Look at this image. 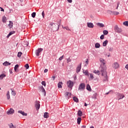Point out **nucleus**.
Returning <instances> with one entry per match:
<instances>
[{
	"label": "nucleus",
	"mask_w": 128,
	"mask_h": 128,
	"mask_svg": "<svg viewBox=\"0 0 128 128\" xmlns=\"http://www.w3.org/2000/svg\"><path fill=\"white\" fill-rule=\"evenodd\" d=\"M40 90H41L42 92L44 93V96H46V90H44V86H40Z\"/></svg>",
	"instance_id": "obj_9"
},
{
	"label": "nucleus",
	"mask_w": 128,
	"mask_h": 128,
	"mask_svg": "<svg viewBox=\"0 0 128 128\" xmlns=\"http://www.w3.org/2000/svg\"><path fill=\"white\" fill-rule=\"evenodd\" d=\"M15 33H16V32H14V31H12V32H10V33L6 36V38H10V36H12V34H15Z\"/></svg>",
	"instance_id": "obj_15"
},
{
	"label": "nucleus",
	"mask_w": 128,
	"mask_h": 128,
	"mask_svg": "<svg viewBox=\"0 0 128 128\" xmlns=\"http://www.w3.org/2000/svg\"><path fill=\"white\" fill-rule=\"evenodd\" d=\"M108 40H106L103 42L102 46H106V44H108Z\"/></svg>",
	"instance_id": "obj_24"
},
{
	"label": "nucleus",
	"mask_w": 128,
	"mask_h": 128,
	"mask_svg": "<svg viewBox=\"0 0 128 128\" xmlns=\"http://www.w3.org/2000/svg\"><path fill=\"white\" fill-rule=\"evenodd\" d=\"M117 96L118 100H122V98H124V94L118 93L117 94Z\"/></svg>",
	"instance_id": "obj_8"
},
{
	"label": "nucleus",
	"mask_w": 128,
	"mask_h": 128,
	"mask_svg": "<svg viewBox=\"0 0 128 128\" xmlns=\"http://www.w3.org/2000/svg\"><path fill=\"white\" fill-rule=\"evenodd\" d=\"M86 128V126H82V128Z\"/></svg>",
	"instance_id": "obj_60"
},
{
	"label": "nucleus",
	"mask_w": 128,
	"mask_h": 128,
	"mask_svg": "<svg viewBox=\"0 0 128 128\" xmlns=\"http://www.w3.org/2000/svg\"><path fill=\"white\" fill-rule=\"evenodd\" d=\"M86 88L87 90H88L89 92H92V88H90V86L89 84H87Z\"/></svg>",
	"instance_id": "obj_17"
},
{
	"label": "nucleus",
	"mask_w": 128,
	"mask_h": 128,
	"mask_svg": "<svg viewBox=\"0 0 128 128\" xmlns=\"http://www.w3.org/2000/svg\"><path fill=\"white\" fill-rule=\"evenodd\" d=\"M67 86L69 88L72 89V86H74V82L70 80L67 82Z\"/></svg>",
	"instance_id": "obj_4"
},
{
	"label": "nucleus",
	"mask_w": 128,
	"mask_h": 128,
	"mask_svg": "<svg viewBox=\"0 0 128 128\" xmlns=\"http://www.w3.org/2000/svg\"><path fill=\"white\" fill-rule=\"evenodd\" d=\"M68 2L72 3V0H67Z\"/></svg>",
	"instance_id": "obj_52"
},
{
	"label": "nucleus",
	"mask_w": 128,
	"mask_h": 128,
	"mask_svg": "<svg viewBox=\"0 0 128 128\" xmlns=\"http://www.w3.org/2000/svg\"><path fill=\"white\" fill-rule=\"evenodd\" d=\"M84 106H88V104H86V103H84Z\"/></svg>",
	"instance_id": "obj_59"
},
{
	"label": "nucleus",
	"mask_w": 128,
	"mask_h": 128,
	"mask_svg": "<svg viewBox=\"0 0 128 128\" xmlns=\"http://www.w3.org/2000/svg\"><path fill=\"white\" fill-rule=\"evenodd\" d=\"M110 54L108 55V58H110Z\"/></svg>",
	"instance_id": "obj_63"
},
{
	"label": "nucleus",
	"mask_w": 128,
	"mask_h": 128,
	"mask_svg": "<svg viewBox=\"0 0 128 128\" xmlns=\"http://www.w3.org/2000/svg\"><path fill=\"white\" fill-rule=\"evenodd\" d=\"M52 78H53V80H56V76H52Z\"/></svg>",
	"instance_id": "obj_58"
},
{
	"label": "nucleus",
	"mask_w": 128,
	"mask_h": 128,
	"mask_svg": "<svg viewBox=\"0 0 128 128\" xmlns=\"http://www.w3.org/2000/svg\"><path fill=\"white\" fill-rule=\"evenodd\" d=\"M112 67L114 68H115V69L118 68H120V64H118V62H115L113 64Z\"/></svg>",
	"instance_id": "obj_11"
},
{
	"label": "nucleus",
	"mask_w": 128,
	"mask_h": 128,
	"mask_svg": "<svg viewBox=\"0 0 128 128\" xmlns=\"http://www.w3.org/2000/svg\"><path fill=\"white\" fill-rule=\"evenodd\" d=\"M35 106L36 108V110H40V104L39 101H36L35 102Z\"/></svg>",
	"instance_id": "obj_6"
},
{
	"label": "nucleus",
	"mask_w": 128,
	"mask_h": 128,
	"mask_svg": "<svg viewBox=\"0 0 128 128\" xmlns=\"http://www.w3.org/2000/svg\"><path fill=\"white\" fill-rule=\"evenodd\" d=\"M42 86H46V82L42 81Z\"/></svg>",
	"instance_id": "obj_43"
},
{
	"label": "nucleus",
	"mask_w": 128,
	"mask_h": 128,
	"mask_svg": "<svg viewBox=\"0 0 128 128\" xmlns=\"http://www.w3.org/2000/svg\"><path fill=\"white\" fill-rule=\"evenodd\" d=\"M66 98H70V93L68 92H66Z\"/></svg>",
	"instance_id": "obj_32"
},
{
	"label": "nucleus",
	"mask_w": 128,
	"mask_h": 128,
	"mask_svg": "<svg viewBox=\"0 0 128 128\" xmlns=\"http://www.w3.org/2000/svg\"><path fill=\"white\" fill-rule=\"evenodd\" d=\"M62 28H65L66 30H70V28H68V26H65V27L62 26Z\"/></svg>",
	"instance_id": "obj_42"
},
{
	"label": "nucleus",
	"mask_w": 128,
	"mask_h": 128,
	"mask_svg": "<svg viewBox=\"0 0 128 128\" xmlns=\"http://www.w3.org/2000/svg\"><path fill=\"white\" fill-rule=\"evenodd\" d=\"M114 30L116 32H118L119 34L122 32V28H118V26H114Z\"/></svg>",
	"instance_id": "obj_7"
},
{
	"label": "nucleus",
	"mask_w": 128,
	"mask_h": 128,
	"mask_svg": "<svg viewBox=\"0 0 128 128\" xmlns=\"http://www.w3.org/2000/svg\"><path fill=\"white\" fill-rule=\"evenodd\" d=\"M114 14H115L116 16H118V14H120V12H113Z\"/></svg>",
	"instance_id": "obj_41"
},
{
	"label": "nucleus",
	"mask_w": 128,
	"mask_h": 128,
	"mask_svg": "<svg viewBox=\"0 0 128 128\" xmlns=\"http://www.w3.org/2000/svg\"><path fill=\"white\" fill-rule=\"evenodd\" d=\"M48 69H45L44 70V72H48Z\"/></svg>",
	"instance_id": "obj_56"
},
{
	"label": "nucleus",
	"mask_w": 128,
	"mask_h": 128,
	"mask_svg": "<svg viewBox=\"0 0 128 128\" xmlns=\"http://www.w3.org/2000/svg\"><path fill=\"white\" fill-rule=\"evenodd\" d=\"M14 113V109L10 108L7 112V114H13Z\"/></svg>",
	"instance_id": "obj_10"
},
{
	"label": "nucleus",
	"mask_w": 128,
	"mask_h": 128,
	"mask_svg": "<svg viewBox=\"0 0 128 128\" xmlns=\"http://www.w3.org/2000/svg\"><path fill=\"white\" fill-rule=\"evenodd\" d=\"M100 44L99 43H96L95 44V48H100Z\"/></svg>",
	"instance_id": "obj_28"
},
{
	"label": "nucleus",
	"mask_w": 128,
	"mask_h": 128,
	"mask_svg": "<svg viewBox=\"0 0 128 128\" xmlns=\"http://www.w3.org/2000/svg\"><path fill=\"white\" fill-rule=\"evenodd\" d=\"M118 4H120V2H118L117 3V7H116V10H118Z\"/></svg>",
	"instance_id": "obj_55"
},
{
	"label": "nucleus",
	"mask_w": 128,
	"mask_h": 128,
	"mask_svg": "<svg viewBox=\"0 0 128 128\" xmlns=\"http://www.w3.org/2000/svg\"><path fill=\"white\" fill-rule=\"evenodd\" d=\"M73 100L76 102H78V98L76 96L73 97Z\"/></svg>",
	"instance_id": "obj_31"
},
{
	"label": "nucleus",
	"mask_w": 128,
	"mask_h": 128,
	"mask_svg": "<svg viewBox=\"0 0 128 128\" xmlns=\"http://www.w3.org/2000/svg\"><path fill=\"white\" fill-rule=\"evenodd\" d=\"M78 116H82V112L80 110H79L78 112Z\"/></svg>",
	"instance_id": "obj_26"
},
{
	"label": "nucleus",
	"mask_w": 128,
	"mask_h": 128,
	"mask_svg": "<svg viewBox=\"0 0 128 128\" xmlns=\"http://www.w3.org/2000/svg\"><path fill=\"white\" fill-rule=\"evenodd\" d=\"M42 50H44V49H42V48H39L38 50H36L35 52L36 56H39L40 52H42Z\"/></svg>",
	"instance_id": "obj_5"
},
{
	"label": "nucleus",
	"mask_w": 128,
	"mask_h": 128,
	"mask_svg": "<svg viewBox=\"0 0 128 128\" xmlns=\"http://www.w3.org/2000/svg\"><path fill=\"white\" fill-rule=\"evenodd\" d=\"M62 82H60L58 84V88H62Z\"/></svg>",
	"instance_id": "obj_20"
},
{
	"label": "nucleus",
	"mask_w": 128,
	"mask_h": 128,
	"mask_svg": "<svg viewBox=\"0 0 128 128\" xmlns=\"http://www.w3.org/2000/svg\"><path fill=\"white\" fill-rule=\"evenodd\" d=\"M70 62V58H69L68 59H67V62Z\"/></svg>",
	"instance_id": "obj_48"
},
{
	"label": "nucleus",
	"mask_w": 128,
	"mask_h": 128,
	"mask_svg": "<svg viewBox=\"0 0 128 128\" xmlns=\"http://www.w3.org/2000/svg\"><path fill=\"white\" fill-rule=\"evenodd\" d=\"M103 34H104L105 36H106V34H108V31L106 30H104L103 31Z\"/></svg>",
	"instance_id": "obj_35"
},
{
	"label": "nucleus",
	"mask_w": 128,
	"mask_h": 128,
	"mask_svg": "<svg viewBox=\"0 0 128 128\" xmlns=\"http://www.w3.org/2000/svg\"><path fill=\"white\" fill-rule=\"evenodd\" d=\"M82 122V118L78 117V118H77V124H80V122Z\"/></svg>",
	"instance_id": "obj_25"
},
{
	"label": "nucleus",
	"mask_w": 128,
	"mask_h": 128,
	"mask_svg": "<svg viewBox=\"0 0 128 128\" xmlns=\"http://www.w3.org/2000/svg\"><path fill=\"white\" fill-rule=\"evenodd\" d=\"M86 64H88V59L86 60Z\"/></svg>",
	"instance_id": "obj_50"
},
{
	"label": "nucleus",
	"mask_w": 128,
	"mask_h": 128,
	"mask_svg": "<svg viewBox=\"0 0 128 128\" xmlns=\"http://www.w3.org/2000/svg\"><path fill=\"white\" fill-rule=\"evenodd\" d=\"M6 96L8 100H10V91L8 92L6 94Z\"/></svg>",
	"instance_id": "obj_33"
},
{
	"label": "nucleus",
	"mask_w": 128,
	"mask_h": 128,
	"mask_svg": "<svg viewBox=\"0 0 128 128\" xmlns=\"http://www.w3.org/2000/svg\"><path fill=\"white\" fill-rule=\"evenodd\" d=\"M64 60V55L59 58V60Z\"/></svg>",
	"instance_id": "obj_45"
},
{
	"label": "nucleus",
	"mask_w": 128,
	"mask_h": 128,
	"mask_svg": "<svg viewBox=\"0 0 128 128\" xmlns=\"http://www.w3.org/2000/svg\"><path fill=\"white\" fill-rule=\"evenodd\" d=\"M18 64H16L14 68V71L16 72H18Z\"/></svg>",
	"instance_id": "obj_27"
},
{
	"label": "nucleus",
	"mask_w": 128,
	"mask_h": 128,
	"mask_svg": "<svg viewBox=\"0 0 128 128\" xmlns=\"http://www.w3.org/2000/svg\"><path fill=\"white\" fill-rule=\"evenodd\" d=\"M18 114H21L24 116H28V114L22 111V110H18Z\"/></svg>",
	"instance_id": "obj_14"
},
{
	"label": "nucleus",
	"mask_w": 128,
	"mask_h": 128,
	"mask_svg": "<svg viewBox=\"0 0 128 128\" xmlns=\"http://www.w3.org/2000/svg\"><path fill=\"white\" fill-rule=\"evenodd\" d=\"M50 26L52 27V30L54 32H58V30H60V25L58 24H56L54 23H50Z\"/></svg>",
	"instance_id": "obj_2"
},
{
	"label": "nucleus",
	"mask_w": 128,
	"mask_h": 128,
	"mask_svg": "<svg viewBox=\"0 0 128 128\" xmlns=\"http://www.w3.org/2000/svg\"><path fill=\"white\" fill-rule=\"evenodd\" d=\"M54 28H55V30H56V26H54Z\"/></svg>",
	"instance_id": "obj_62"
},
{
	"label": "nucleus",
	"mask_w": 128,
	"mask_h": 128,
	"mask_svg": "<svg viewBox=\"0 0 128 128\" xmlns=\"http://www.w3.org/2000/svg\"><path fill=\"white\" fill-rule=\"evenodd\" d=\"M126 68V70H128V64H127L126 66H125Z\"/></svg>",
	"instance_id": "obj_54"
},
{
	"label": "nucleus",
	"mask_w": 128,
	"mask_h": 128,
	"mask_svg": "<svg viewBox=\"0 0 128 128\" xmlns=\"http://www.w3.org/2000/svg\"><path fill=\"white\" fill-rule=\"evenodd\" d=\"M8 26H10V28H12V26H14V22L12 21H10V24H8Z\"/></svg>",
	"instance_id": "obj_19"
},
{
	"label": "nucleus",
	"mask_w": 128,
	"mask_h": 128,
	"mask_svg": "<svg viewBox=\"0 0 128 128\" xmlns=\"http://www.w3.org/2000/svg\"><path fill=\"white\" fill-rule=\"evenodd\" d=\"M0 8L1 9V12H4V10L2 8L0 7Z\"/></svg>",
	"instance_id": "obj_51"
},
{
	"label": "nucleus",
	"mask_w": 128,
	"mask_h": 128,
	"mask_svg": "<svg viewBox=\"0 0 128 128\" xmlns=\"http://www.w3.org/2000/svg\"><path fill=\"white\" fill-rule=\"evenodd\" d=\"M89 75H90V80H93L94 78V74H90Z\"/></svg>",
	"instance_id": "obj_39"
},
{
	"label": "nucleus",
	"mask_w": 128,
	"mask_h": 128,
	"mask_svg": "<svg viewBox=\"0 0 128 128\" xmlns=\"http://www.w3.org/2000/svg\"><path fill=\"white\" fill-rule=\"evenodd\" d=\"M44 118H48L50 116L48 115V113L47 112H46L44 113Z\"/></svg>",
	"instance_id": "obj_18"
},
{
	"label": "nucleus",
	"mask_w": 128,
	"mask_h": 128,
	"mask_svg": "<svg viewBox=\"0 0 128 128\" xmlns=\"http://www.w3.org/2000/svg\"><path fill=\"white\" fill-rule=\"evenodd\" d=\"M93 72H94V74H98V76H100V71L98 70H94Z\"/></svg>",
	"instance_id": "obj_22"
},
{
	"label": "nucleus",
	"mask_w": 128,
	"mask_h": 128,
	"mask_svg": "<svg viewBox=\"0 0 128 128\" xmlns=\"http://www.w3.org/2000/svg\"><path fill=\"white\" fill-rule=\"evenodd\" d=\"M12 94L13 95V96H16V92H14V91H12Z\"/></svg>",
	"instance_id": "obj_47"
},
{
	"label": "nucleus",
	"mask_w": 128,
	"mask_h": 128,
	"mask_svg": "<svg viewBox=\"0 0 128 128\" xmlns=\"http://www.w3.org/2000/svg\"><path fill=\"white\" fill-rule=\"evenodd\" d=\"M36 12H32V18H36Z\"/></svg>",
	"instance_id": "obj_40"
},
{
	"label": "nucleus",
	"mask_w": 128,
	"mask_h": 128,
	"mask_svg": "<svg viewBox=\"0 0 128 128\" xmlns=\"http://www.w3.org/2000/svg\"><path fill=\"white\" fill-rule=\"evenodd\" d=\"M112 48H110V49H109V52H112Z\"/></svg>",
	"instance_id": "obj_49"
},
{
	"label": "nucleus",
	"mask_w": 128,
	"mask_h": 128,
	"mask_svg": "<svg viewBox=\"0 0 128 128\" xmlns=\"http://www.w3.org/2000/svg\"><path fill=\"white\" fill-rule=\"evenodd\" d=\"M6 78V74H2L0 75V80H2V78Z\"/></svg>",
	"instance_id": "obj_34"
},
{
	"label": "nucleus",
	"mask_w": 128,
	"mask_h": 128,
	"mask_svg": "<svg viewBox=\"0 0 128 128\" xmlns=\"http://www.w3.org/2000/svg\"><path fill=\"white\" fill-rule=\"evenodd\" d=\"M83 74H84V76H90V72H88V70H84Z\"/></svg>",
	"instance_id": "obj_16"
},
{
	"label": "nucleus",
	"mask_w": 128,
	"mask_h": 128,
	"mask_svg": "<svg viewBox=\"0 0 128 128\" xmlns=\"http://www.w3.org/2000/svg\"><path fill=\"white\" fill-rule=\"evenodd\" d=\"M90 128H94V126H90Z\"/></svg>",
	"instance_id": "obj_61"
},
{
	"label": "nucleus",
	"mask_w": 128,
	"mask_h": 128,
	"mask_svg": "<svg viewBox=\"0 0 128 128\" xmlns=\"http://www.w3.org/2000/svg\"><path fill=\"white\" fill-rule=\"evenodd\" d=\"M80 70H82V63L76 68V72L78 74L80 72Z\"/></svg>",
	"instance_id": "obj_12"
},
{
	"label": "nucleus",
	"mask_w": 128,
	"mask_h": 128,
	"mask_svg": "<svg viewBox=\"0 0 128 128\" xmlns=\"http://www.w3.org/2000/svg\"><path fill=\"white\" fill-rule=\"evenodd\" d=\"M100 70L102 74V76H103V82H108V72H106V60L103 58H100Z\"/></svg>",
	"instance_id": "obj_1"
},
{
	"label": "nucleus",
	"mask_w": 128,
	"mask_h": 128,
	"mask_svg": "<svg viewBox=\"0 0 128 128\" xmlns=\"http://www.w3.org/2000/svg\"><path fill=\"white\" fill-rule=\"evenodd\" d=\"M110 92H112V90H110V92H108L106 93V94H110Z\"/></svg>",
	"instance_id": "obj_57"
},
{
	"label": "nucleus",
	"mask_w": 128,
	"mask_h": 128,
	"mask_svg": "<svg viewBox=\"0 0 128 128\" xmlns=\"http://www.w3.org/2000/svg\"><path fill=\"white\" fill-rule=\"evenodd\" d=\"M124 26H128V21H126L123 22Z\"/></svg>",
	"instance_id": "obj_36"
},
{
	"label": "nucleus",
	"mask_w": 128,
	"mask_h": 128,
	"mask_svg": "<svg viewBox=\"0 0 128 128\" xmlns=\"http://www.w3.org/2000/svg\"><path fill=\"white\" fill-rule=\"evenodd\" d=\"M22 52H18V58H20V56H22Z\"/></svg>",
	"instance_id": "obj_38"
},
{
	"label": "nucleus",
	"mask_w": 128,
	"mask_h": 128,
	"mask_svg": "<svg viewBox=\"0 0 128 128\" xmlns=\"http://www.w3.org/2000/svg\"><path fill=\"white\" fill-rule=\"evenodd\" d=\"M100 40H104V35L102 34V35L100 36Z\"/></svg>",
	"instance_id": "obj_44"
},
{
	"label": "nucleus",
	"mask_w": 128,
	"mask_h": 128,
	"mask_svg": "<svg viewBox=\"0 0 128 128\" xmlns=\"http://www.w3.org/2000/svg\"><path fill=\"white\" fill-rule=\"evenodd\" d=\"M86 89V84L84 83H81L79 85L78 90H84Z\"/></svg>",
	"instance_id": "obj_3"
},
{
	"label": "nucleus",
	"mask_w": 128,
	"mask_h": 128,
	"mask_svg": "<svg viewBox=\"0 0 128 128\" xmlns=\"http://www.w3.org/2000/svg\"><path fill=\"white\" fill-rule=\"evenodd\" d=\"M97 26H98L100 28H104V24H102V23L100 22L97 24Z\"/></svg>",
	"instance_id": "obj_29"
},
{
	"label": "nucleus",
	"mask_w": 128,
	"mask_h": 128,
	"mask_svg": "<svg viewBox=\"0 0 128 128\" xmlns=\"http://www.w3.org/2000/svg\"><path fill=\"white\" fill-rule=\"evenodd\" d=\"M6 16H4L2 18V22H4V24H6Z\"/></svg>",
	"instance_id": "obj_23"
},
{
	"label": "nucleus",
	"mask_w": 128,
	"mask_h": 128,
	"mask_svg": "<svg viewBox=\"0 0 128 128\" xmlns=\"http://www.w3.org/2000/svg\"><path fill=\"white\" fill-rule=\"evenodd\" d=\"M10 128H16V126L14 125L13 124H9Z\"/></svg>",
	"instance_id": "obj_30"
},
{
	"label": "nucleus",
	"mask_w": 128,
	"mask_h": 128,
	"mask_svg": "<svg viewBox=\"0 0 128 128\" xmlns=\"http://www.w3.org/2000/svg\"><path fill=\"white\" fill-rule=\"evenodd\" d=\"M9 72H10V74H12V69H10L9 70Z\"/></svg>",
	"instance_id": "obj_53"
},
{
	"label": "nucleus",
	"mask_w": 128,
	"mask_h": 128,
	"mask_svg": "<svg viewBox=\"0 0 128 128\" xmlns=\"http://www.w3.org/2000/svg\"><path fill=\"white\" fill-rule=\"evenodd\" d=\"M42 16L43 18H44V11H43V12H42Z\"/></svg>",
	"instance_id": "obj_46"
},
{
	"label": "nucleus",
	"mask_w": 128,
	"mask_h": 128,
	"mask_svg": "<svg viewBox=\"0 0 128 128\" xmlns=\"http://www.w3.org/2000/svg\"><path fill=\"white\" fill-rule=\"evenodd\" d=\"M87 26L88 28H93L94 27V24L92 22H88Z\"/></svg>",
	"instance_id": "obj_13"
},
{
	"label": "nucleus",
	"mask_w": 128,
	"mask_h": 128,
	"mask_svg": "<svg viewBox=\"0 0 128 128\" xmlns=\"http://www.w3.org/2000/svg\"><path fill=\"white\" fill-rule=\"evenodd\" d=\"M24 68H26V70H28L30 68V66H28V64H26L24 65Z\"/></svg>",
	"instance_id": "obj_37"
},
{
	"label": "nucleus",
	"mask_w": 128,
	"mask_h": 128,
	"mask_svg": "<svg viewBox=\"0 0 128 128\" xmlns=\"http://www.w3.org/2000/svg\"><path fill=\"white\" fill-rule=\"evenodd\" d=\"M3 66H10V63L8 62V61L5 62L3 63Z\"/></svg>",
	"instance_id": "obj_21"
},
{
	"label": "nucleus",
	"mask_w": 128,
	"mask_h": 128,
	"mask_svg": "<svg viewBox=\"0 0 128 128\" xmlns=\"http://www.w3.org/2000/svg\"><path fill=\"white\" fill-rule=\"evenodd\" d=\"M76 77L74 78V80H76Z\"/></svg>",
	"instance_id": "obj_64"
}]
</instances>
